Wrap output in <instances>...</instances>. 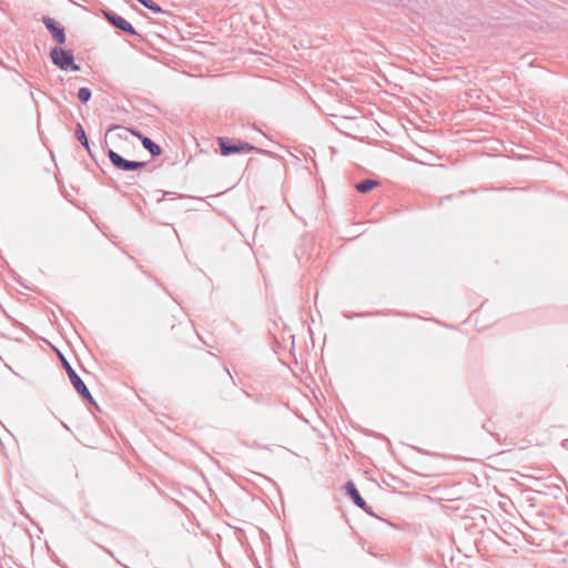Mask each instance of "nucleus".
<instances>
[{"instance_id": "1", "label": "nucleus", "mask_w": 568, "mask_h": 568, "mask_svg": "<svg viewBox=\"0 0 568 568\" xmlns=\"http://www.w3.org/2000/svg\"><path fill=\"white\" fill-rule=\"evenodd\" d=\"M217 144L220 148V152L223 156H229L242 152L257 151V148H255L253 144H250L237 139H229L225 136L219 138Z\"/></svg>"}, {"instance_id": "2", "label": "nucleus", "mask_w": 568, "mask_h": 568, "mask_svg": "<svg viewBox=\"0 0 568 568\" xmlns=\"http://www.w3.org/2000/svg\"><path fill=\"white\" fill-rule=\"evenodd\" d=\"M50 58L59 69L63 71H80V65L74 62L73 54L70 50L55 47L50 52Z\"/></svg>"}, {"instance_id": "3", "label": "nucleus", "mask_w": 568, "mask_h": 568, "mask_svg": "<svg viewBox=\"0 0 568 568\" xmlns=\"http://www.w3.org/2000/svg\"><path fill=\"white\" fill-rule=\"evenodd\" d=\"M62 364H63V367H64V369H65V372L68 374V377H69L72 386L78 392V394L82 398L89 400L90 403H94L93 397H92L89 388L87 387L85 383L77 374V372L72 368L70 363L64 357H62Z\"/></svg>"}, {"instance_id": "4", "label": "nucleus", "mask_w": 568, "mask_h": 568, "mask_svg": "<svg viewBox=\"0 0 568 568\" xmlns=\"http://www.w3.org/2000/svg\"><path fill=\"white\" fill-rule=\"evenodd\" d=\"M108 158L121 171H135L146 166V162L126 160L112 149L108 150Z\"/></svg>"}, {"instance_id": "5", "label": "nucleus", "mask_w": 568, "mask_h": 568, "mask_svg": "<svg viewBox=\"0 0 568 568\" xmlns=\"http://www.w3.org/2000/svg\"><path fill=\"white\" fill-rule=\"evenodd\" d=\"M104 17L109 21L111 26L114 28L132 36H138L136 30L134 27L126 21L123 17L119 16L118 13L113 11H104Z\"/></svg>"}, {"instance_id": "6", "label": "nucleus", "mask_w": 568, "mask_h": 568, "mask_svg": "<svg viewBox=\"0 0 568 568\" xmlns=\"http://www.w3.org/2000/svg\"><path fill=\"white\" fill-rule=\"evenodd\" d=\"M42 22L44 23L45 28L51 33L52 38L59 43L63 44L65 42V32L64 28L57 22L53 18L43 16Z\"/></svg>"}, {"instance_id": "7", "label": "nucleus", "mask_w": 568, "mask_h": 568, "mask_svg": "<svg viewBox=\"0 0 568 568\" xmlns=\"http://www.w3.org/2000/svg\"><path fill=\"white\" fill-rule=\"evenodd\" d=\"M345 490L347 496L352 499V501L363 509L366 513H369V507L367 506L366 501L361 496L358 489L356 488L355 484L352 480H348L345 484Z\"/></svg>"}, {"instance_id": "8", "label": "nucleus", "mask_w": 568, "mask_h": 568, "mask_svg": "<svg viewBox=\"0 0 568 568\" xmlns=\"http://www.w3.org/2000/svg\"><path fill=\"white\" fill-rule=\"evenodd\" d=\"M141 143L143 148L151 153L152 156H159L162 153L161 146L148 136H144Z\"/></svg>"}, {"instance_id": "9", "label": "nucleus", "mask_w": 568, "mask_h": 568, "mask_svg": "<svg viewBox=\"0 0 568 568\" xmlns=\"http://www.w3.org/2000/svg\"><path fill=\"white\" fill-rule=\"evenodd\" d=\"M75 138L87 149L89 154H91L89 139H88V136L85 134V131H84L82 124H80V123H78L77 126H75Z\"/></svg>"}, {"instance_id": "10", "label": "nucleus", "mask_w": 568, "mask_h": 568, "mask_svg": "<svg viewBox=\"0 0 568 568\" xmlns=\"http://www.w3.org/2000/svg\"><path fill=\"white\" fill-rule=\"evenodd\" d=\"M377 185L378 182L375 180H362L355 185V187L361 193H367Z\"/></svg>"}, {"instance_id": "11", "label": "nucleus", "mask_w": 568, "mask_h": 568, "mask_svg": "<svg viewBox=\"0 0 568 568\" xmlns=\"http://www.w3.org/2000/svg\"><path fill=\"white\" fill-rule=\"evenodd\" d=\"M113 130H121L124 134L130 132L132 135L139 138L141 141L142 139L145 136L143 135L140 131L135 130V129H126V128H123L121 125H111L108 131H106V134H105V139L108 138V135L110 134V132H112Z\"/></svg>"}, {"instance_id": "12", "label": "nucleus", "mask_w": 568, "mask_h": 568, "mask_svg": "<svg viewBox=\"0 0 568 568\" xmlns=\"http://www.w3.org/2000/svg\"><path fill=\"white\" fill-rule=\"evenodd\" d=\"M143 7L151 10L153 13H162L163 9L153 0H138Z\"/></svg>"}, {"instance_id": "13", "label": "nucleus", "mask_w": 568, "mask_h": 568, "mask_svg": "<svg viewBox=\"0 0 568 568\" xmlns=\"http://www.w3.org/2000/svg\"><path fill=\"white\" fill-rule=\"evenodd\" d=\"M91 90L89 88H80L79 91H78V99L82 102V103H87L89 102V100L91 99Z\"/></svg>"}]
</instances>
